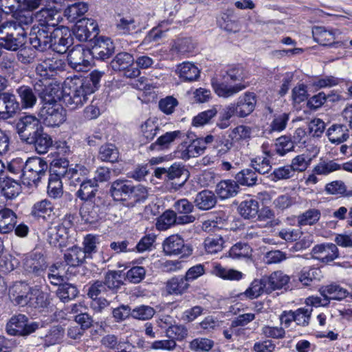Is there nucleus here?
Returning a JSON list of instances; mask_svg holds the SVG:
<instances>
[{
	"instance_id": "40",
	"label": "nucleus",
	"mask_w": 352,
	"mask_h": 352,
	"mask_svg": "<svg viewBox=\"0 0 352 352\" xmlns=\"http://www.w3.org/2000/svg\"><path fill=\"white\" fill-rule=\"evenodd\" d=\"M16 93L21 100L23 109L32 108L37 101V98L33 89L27 85L20 86L16 89Z\"/></svg>"
},
{
	"instance_id": "5",
	"label": "nucleus",
	"mask_w": 352,
	"mask_h": 352,
	"mask_svg": "<svg viewBox=\"0 0 352 352\" xmlns=\"http://www.w3.org/2000/svg\"><path fill=\"white\" fill-rule=\"evenodd\" d=\"M43 127L39 120L34 116L21 117L16 123L17 133L23 142L33 141V138L42 132Z\"/></svg>"
},
{
	"instance_id": "55",
	"label": "nucleus",
	"mask_w": 352,
	"mask_h": 352,
	"mask_svg": "<svg viewBox=\"0 0 352 352\" xmlns=\"http://www.w3.org/2000/svg\"><path fill=\"white\" fill-rule=\"evenodd\" d=\"M25 166V162L22 158L17 157L13 159L8 164L7 170L16 177V179L23 183Z\"/></svg>"
},
{
	"instance_id": "16",
	"label": "nucleus",
	"mask_w": 352,
	"mask_h": 352,
	"mask_svg": "<svg viewBox=\"0 0 352 352\" xmlns=\"http://www.w3.org/2000/svg\"><path fill=\"white\" fill-rule=\"evenodd\" d=\"M19 110V103L16 96L9 92L0 94V119L12 118Z\"/></svg>"
},
{
	"instance_id": "53",
	"label": "nucleus",
	"mask_w": 352,
	"mask_h": 352,
	"mask_svg": "<svg viewBox=\"0 0 352 352\" xmlns=\"http://www.w3.org/2000/svg\"><path fill=\"white\" fill-rule=\"evenodd\" d=\"M342 169L341 164L334 160H322L316 165L313 171L317 175H328L332 172Z\"/></svg>"
},
{
	"instance_id": "41",
	"label": "nucleus",
	"mask_w": 352,
	"mask_h": 352,
	"mask_svg": "<svg viewBox=\"0 0 352 352\" xmlns=\"http://www.w3.org/2000/svg\"><path fill=\"white\" fill-rule=\"evenodd\" d=\"M135 59L131 54L123 52L117 54L110 65L114 71H122L133 65Z\"/></svg>"
},
{
	"instance_id": "63",
	"label": "nucleus",
	"mask_w": 352,
	"mask_h": 352,
	"mask_svg": "<svg viewBox=\"0 0 352 352\" xmlns=\"http://www.w3.org/2000/svg\"><path fill=\"white\" fill-rule=\"evenodd\" d=\"M47 194L53 199H58L63 194V183L57 177H50L47 186Z\"/></svg>"
},
{
	"instance_id": "27",
	"label": "nucleus",
	"mask_w": 352,
	"mask_h": 352,
	"mask_svg": "<svg viewBox=\"0 0 352 352\" xmlns=\"http://www.w3.org/2000/svg\"><path fill=\"white\" fill-rule=\"evenodd\" d=\"M80 188L76 192V195L84 201H91L96 197L98 191V184L91 179H87L79 185Z\"/></svg>"
},
{
	"instance_id": "25",
	"label": "nucleus",
	"mask_w": 352,
	"mask_h": 352,
	"mask_svg": "<svg viewBox=\"0 0 352 352\" xmlns=\"http://www.w3.org/2000/svg\"><path fill=\"white\" fill-rule=\"evenodd\" d=\"M180 79L183 81L192 82L197 80L200 76L198 67L190 62H184L179 64L176 69Z\"/></svg>"
},
{
	"instance_id": "37",
	"label": "nucleus",
	"mask_w": 352,
	"mask_h": 352,
	"mask_svg": "<svg viewBox=\"0 0 352 352\" xmlns=\"http://www.w3.org/2000/svg\"><path fill=\"white\" fill-rule=\"evenodd\" d=\"M327 135L331 143L339 144L349 138V129L342 124H333L327 130Z\"/></svg>"
},
{
	"instance_id": "32",
	"label": "nucleus",
	"mask_w": 352,
	"mask_h": 352,
	"mask_svg": "<svg viewBox=\"0 0 352 352\" xmlns=\"http://www.w3.org/2000/svg\"><path fill=\"white\" fill-rule=\"evenodd\" d=\"M63 258L67 265L78 267L84 263L86 257L81 248L73 246L66 250Z\"/></svg>"
},
{
	"instance_id": "61",
	"label": "nucleus",
	"mask_w": 352,
	"mask_h": 352,
	"mask_svg": "<svg viewBox=\"0 0 352 352\" xmlns=\"http://www.w3.org/2000/svg\"><path fill=\"white\" fill-rule=\"evenodd\" d=\"M236 182L243 186H251L256 184L257 176L256 172L251 169H243L236 175Z\"/></svg>"
},
{
	"instance_id": "49",
	"label": "nucleus",
	"mask_w": 352,
	"mask_h": 352,
	"mask_svg": "<svg viewBox=\"0 0 352 352\" xmlns=\"http://www.w3.org/2000/svg\"><path fill=\"white\" fill-rule=\"evenodd\" d=\"M14 19H12L23 30H28L30 25L34 21V14L30 11H23V9H19L14 14H13Z\"/></svg>"
},
{
	"instance_id": "12",
	"label": "nucleus",
	"mask_w": 352,
	"mask_h": 352,
	"mask_svg": "<svg viewBox=\"0 0 352 352\" xmlns=\"http://www.w3.org/2000/svg\"><path fill=\"white\" fill-rule=\"evenodd\" d=\"M34 88L43 104L57 103V94L60 89L58 85L50 80H37L34 82Z\"/></svg>"
},
{
	"instance_id": "57",
	"label": "nucleus",
	"mask_w": 352,
	"mask_h": 352,
	"mask_svg": "<svg viewBox=\"0 0 352 352\" xmlns=\"http://www.w3.org/2000/svg\"><path fill=\"white\" fill-rule=\"evenodd\" d=\"M53 209L54 206L52 202L45 199L34 204L31 214L35 217H45V215L50 216Z\"/></svg>"
},
{
	"instance_id": "28",
	"label": "nucleus",
	"mask_w": 352,
	"mask_h": 352,
	"mask_svg": "<svg viewBox=\"0 0 352 352\" xmlns=\"http://www.w3.org/2000/svg\"><path fill=\"white\" fill-rule=\"evenodd\" d=\"M30 296V299L27 305L30 307L35 309L47 308L51 302L50 294L41 291L37 287H34Z\"/></svg>"
},
{
	"instance_id": "2",
	"label": "nucleus",
	"mask_w": 352,
	"mask_h": 352,
	"mask_svg": "<svg viewBox=\"0 0 352 352\" xmlns=\"http://www.w3.org/2000/svg\"><path fill=\"white\" fill-rule=\"evenodd\" d=\"M87 90L80 78H67L62 88L63 103L71 110L82 107L91 94Z\"/></svg>"
},
{
	"instance_id": "11",
	"label": "nucleus",
	"mask_w": 352,
	"mask_h": 352,
	"mask_svg": "<svg viewBox=\"0 0 352 352\" xmlns=\"http://www.w3.org/2000/svg\"><path fill=\"white\" fill-rule=\"evenodd\" d=\"M72 34L69 28L64 26L56 27L52 31L50 49L58 54L66 52L73 43Z\"/></svg>"
},
{
	"instance_id": "24",
	"label": "nucleus",
	"mask_w": 352,
	"mask_h": 352,
	"mask_svg": "<svg viewBox=\"0 0 352 352\" xmlns=\"http://www.w3.org/2000/svg\"><path fill=\"white\" fill-rule=\"evenodd\" d=\"M320 294L324 297V300L329 302V300H341L349 295V292L337 284H330L322 286L319 289Z\"/></svg>"
},
{
	"instance_id": "26",
	"label": "nucleus",
	"mask_w": 352,
	"mask_h": 352,
	"mask_svg": "<svg viewBox=\"0 0 352 352\" xmlns=\"http://www.w3.org/2000/svg\"><path fill=\"white\" fill-rule=\"evenodd\" d=\"M80 209L81 217L85 221L92 223L98 221L101 214V207L95 201H85Z\"/></svg>"
},
{
	"instance_id": "19",
	"label": "nucleus",
	"mask_w": 352,
	"mask_h": 352,
	"mask_svg": "<svg viewBox=\"0 0 352 352\" xmlns=\"http://www.w3.org/2000/svg\"><path fill=\"white\" fill-rule=\"evenodd\" d=\"M115 46L108 37L100 36L96 39L91 52L93 57L100 60L109 58L114 52Z\"/></svg>"
},
{
	"instance_id": "59",
	"label": "nucleus",
	"mask_w": 352,
	"mask_h": 352,
	"mask_svg": "<svg viewBox=\"0 0 352 352\" xmlns=\"http://www.w3.org/2000/svg\"><path fill=\"white\" fill-rule=\"evenodd\" d=\"M321 271L317 267H304L300 272L298 279L304 285H309L314 280H320Z\"/></svg>"
},
{
	"instance_id": "4",
	"label": "nucleus",
	"mask_w": 352,
	"mask_h": 352,
	"mask_svg": "<svg viewBox=\"0 0 352 352\" xmlns=\"http://www.w3.org/2000/svg\"><path fill=\"white\" fill-rule=\"evenodd\" d=\"M66 68L65 62L57 57H48L39 59L35 67L36 76L43 80H50L52 78L63 72Z\"/></svg>"
},
{
	"instance_id": "56",
	"label": "nucleus",
	"mask_w": 352,
	"mask_h": 352,
	"mask_svg": "<svg viewBox=\"0 0 352 352\" xmlns=\"http://www.w3.org/2000/svg\"><path fill=\"white\" fill-rule=\"evenodd\" d=\"M213 340L207 338H197L189 342V349L194 352H208L214 346Z\"/></svg>"
},
{
	"instance_id": "15",
	"label": "nucleus",
	"mask_w": 352,
	"mask_h": 352,
	"mask_svg": "<svg viewBox=\"0 0 352 352\" xmlns=\"http://www.w3.org/2000/svg\"><path fill=\"white\" fill-rule=\"evenodd\" d=\"M311 253L313 258L324 263H329L339 256L337 245L333 243H322L315 245Z\"/></svg>"
},
{
	"instance_id": "3",
	"label": "nucleus",
	"mask_w": 352,
	"mask_h": 352,
	"mask_svg": "<svg viewBox=\"0 0 352 352\" xmlns=\"http://www.w3.org/2000/svg\"><path fill=\"white\" fill-rule=\"evenodd\" d=\"M47 168L48 165L44 160L38 157H29L25 161L23 184L36 187L42 177L45 175Z\"/></svg>"
},
{
	"instance_id": "22",
	"label": "nucleus",
	"mask_w": 352,
	"mask_h": 352,
	"mask_svg": "<svg viewBox=\"0 0 352 352\" xmlns=\"http://www.w3.org/2000/svg\"><path fill=\"white\" fill-rule=\"evenodd\" d=\"M203 145L197 140V139L192 140L190 143L184 142L180 144L177 150V157L187 160L191 157H196L201 155L203 151Z\"/></svg>"
},
{
	"instance_id": "44",
	"label": "nucleus",
	"mask_w": 352,
	"mask_h": 352,
	"mask_svg": "<svg viewBox=\"0 0 352 352\" xmlns=\"http://www.w3.org/2000/svg\"><path fill=\"white\" fill-rule=\"evenodd\" d=\"M182 135L183 133L180 131L166 132L159 137L155 142L151 144L150 149L154 150L157 146L159 149L167 148L176 139L181 138Z\"/></svg>"
},
{
	"instance_id": "23",
	"label": "nucleus",
	"mask_w": 352,
	"mask_h": 352,
	"mask_svg": "<svg viewBox=\"0 0 352 352\" xmlns=\"http://www.w3.org/2000/svg\"><path fill=\"white\" fill-rule=\"evenodd\" d=\"M28 34H0V45L2 47L11 51H16L25 43Z\"/></svg>"
},
{
	"instance_id": "9",
	"label": "nucleus",
	"mask_w": 352,
	"mask_h": 352,
	"mask_svg": "<svg viewBox=\"0 0 352 352\" xmlns=\"http://www.w3.org/2000/svg\"><path fill=\"white\" fill-rule=\"evenodd\" d=\"M163 251L166 255H180L182 258L192 254V248L184 243V239L179 234H173L167 237L162 243Z\"/></svg>"
},
{
	"instance_id": "8",
	"label": "nucleus",
	"mask_w": 352,
	"mask_h": 352,
	"mask_svg": "<svg viewBox=\"0 0 352 352\" xmlns=\"http://www.w3.org/2000/svg\"><path fill=\"white\" fill-rule=\"evenodd\" d=\"M92 58L91 50L85 48L80 45L74 47L67 56L70 66L79 72L84 71L90 67Z\"/></svg>"
},
{
	"instance_id": "20",
	"label": "nucleus",
	"mask_w": 352,
	"mask_h": 352,
	"mask_svg": "<svg viewBox=\"0 0 352 352\" xmlns=\"http://www.w3.org/2000/svg\"><path fill=\"white\" fill-rule=\"evenodd\" d=\"M256 104V96L253 92L247 91L238 98L234 103L236 116L244 118L250 115L254 109Z\"/></svg>"
},
{
	"instance_id": "10",
	"label": "nucleus",
	"mask_w": 352,
	"mask_h": 352,
	"mask_svg": "<svg viewBox=\"0 0 352 352\" xmlns=\"http://www.w3.org/2000/svg\"><path fill=\"white\" fill-rule=\"evenodd\" d=\"M98 26L92 19L82 18L78 19L73 28V34L82 42L95 38L98 34Z\"/></svg>"
},
{
	"instance_id": "14",
	"label": "nucleus",
	"mask_w": 352,
	"mask_h": 352,
	"mask_svg": "<svg viewBox=\"0 0 352 352\" xmlns=\"http://www.w3.org/2000/svg\"><path fill=\"white\" fill-rule=\"evenodd\" d=\"M33 288L25 282H16L9 289V297L14 304L27 306Z\"/></svg>"
},
{
	"instance_id": "54",
	"label": "nucleus",
	"mask_w": 352,
	"mask_h": 352,
	"mask_svg": "<svg viewBox=\"0 0 352 352\" xmlns=\"http://www.w3.org/2000/svg\"><path fill=\"white\" fill-rule=\"evenodd\" d=\"M213 273L225 280H239L243 277V273L234 269H227L218 264L214 266Z\"/></svg>"
},
{
	"instance_id": "46",
	"label": "nucleus",
	"mask_w": 352,
	"mask_h": 352,
	"mask_svg": "<svg viewBox=\"0 0 352 352\" xmlns=\"http://www.w3.org/2000/svg\"><path fill=\"white\" fill-rule=\"evenodd\" d=\"M98 158L102 162L114 163L119 158V151L112 144H105L99 148Z\"/></svg>"
},
{
	"instance_id": "48",
	"label": "nucleus",
	"mask_w": 352,
	"mask_h": 352,
	"mask_svg": "<svg viewBox=\"0 0 352 352\" xmlns=\"http://www.w3.org/2000/svg\"><path fill=\"white\" fill-rule=\"evenodd\" d=\"M104 72L98 70L92 71L87 77L80 78L81 83H83L85 89L88 92L93 94L98 89L101 78L103 76Z\"/></svg>"
},
{
	"instance_id": "42",
	"label": "nucleus",
	"mask_w": 352,
	"mask_h": 352,
	"mask_svg": "<svg viewBox=\"0 0 352 352\" xmlns=\"http://www.w3.org/2000/svg\"><path fill=\"white\" fill-rule=\"evenodd\" d=\"M314 41L322 45H329L335 40V34L331 30H327L324 27L316 26L312 29Z\"/></svg>"
},
{
	"instance_id": "17",
	"label": "nucleus",
	"mask_w": 352,
	"mask_h": 352,
	"mask_svg": "<svg viewBox=\"0 0 352 352\" xmlns=\"http://www.w3.org/2000/svg\"><path fill=\"white\" fill-rule=\"evenodd\" d=\"M69 235L67 228L62 225L50 227L46 230V240L52 246L60 249L65 248L67 244Z\"/></svg>"
},
{
	"instance_id": "51",
	"label": "nucleus",
	"mask_w": 352,
	"mask_h": 352,
	"mask_svg": "<svg viewBox=\"0 0 352 352\" xmlns=\"http://www.w3.org/2000/svg\"><path fill=\"white\" fill-rule=\"evenodd\" d=\"M166 336L171 340L181 342L185 340L188 334V329L183 324H170L166 329Z\"/></svg>"
},
{
	"instance_id": "29",
	"label": "nucleus",
	"mask_w": 352,
	"mask_h": 352,
	"mask_svg": "<svg viewBox=\"0 0 352 352\" xmlns=\"http://www.w3.org/2000/svg\"><path fill=\"white\" fill-rule=\"evenodd\" d=\"M263 151L265 156H256L251 160L250 165L259 174L268 173L272 169V165L270 158L272 154L270 151L265 149L263 146Z\"/></svg>"
},
{
	"instance_id": "62",
	"label": "nucleus",
	"mask_w": 352,
	"mask_h": 352,
	"mask_svg": "<svg viewBox=\"0 0 352 352\" xmlns=\"http://www.w3.org/2000/svg\"><path fill=\"white\" fill-rule=\"evenodd\" d=\"M195 49V43L190 38H180L177 39L171 47L173 52L177 54L191 52Z\"/></svg>"
},
{
	"instance_id": "31",
	"label": "nucleus",
	"mask_w": 352,
	"mask_h": 352,
	"mask_svg": "<svg viewBox=\"0 0 352 352\" xmlns=\"http://www.w3.org/2000/svg\"><path fill=\"white\" fill-rule=\"evenodd\" d=\"M16 223V215L10 209L4 208L0 209V232L8 233L12 232Z\"/></svg>"
},
{
	"instance_id": "30",
	"label": "nucleus",
	"mask_w": 352,
	"mask_h": 352,
	"mask_svg": "<svg viewBox=\"0 0 352 352\" xmlns=\"http://www.w3.org/2000/svg\"><path fill=\"white\" fill-rule=\"evenodd\" d=\"M194 203L195 206L201 210L212 208L217 204L215 195L210 190H204L196 195Z\"/></svg>"
},
{
	"instance_id": "45",
	"label": "nucleus",
	"mask_w": 352,
	"mask_h": 352,
	"mask_svg": "<svg viewBox=\"0 0 352 352\" xmlns=\"http://www.w3.org/2000/svg\"><path fill=\"white\" fill-rule=\"evenodd\" d=\"M27 144H34L35 150L38 153L44 154L48 151L49 148L52 144L51 138L47 134L42 132L39 133L38 135L33 138V141L28 142Z\"/></svg>"
},
{
	"instance_id": "18",
	"label": "nucleus",
	"mask_w": 352,
	"mask_h": 352,
	"mask_svg": "<svg viewBox=\"0 0 352 352\" xmlns=\"http://www.w3.org/2000/svg\"><path fill=\"white\" fill-rule=\"evenodd\" d=\"M132 183L131 181L118 179L111 183L109 192L113 200L124 201L130 198Z\"/></svg>"
},
{
	"instance_id": "7",
	"label": "nucleus",
	"mask_w": 352,
	"mask_h": 352,
	"mask_svg": "<svg viewBox=\"0 0 352 352\" xmlns=\"http://www.w3.org/2000/svg\"><path fill=\"white\" fill-rule=\"evenodd\" d=\"M39 115L43 123L52 127L58 126L66 119L65 111L58 102L43 104Z\"/></svg>"
},
{
	"instance_id": "21",
	"label": "nucleus",
	"mask_w": 352,
	"mask_h": 352,
	"mask_svg": "<svg viewBox=\"0 0 352 352\" xmlns=\"http://www.w3.org/2000/svg\"><path fill=\"white\" fill-rule=\"evenodd\" d=\"M38 24L45 25L52 29H56L58 25L59 14L58 10L55 8H44L34 14Z\"/></svg>"
},
{
	"instance_id": "6",
	"label": "nucleus",
	"mask_w": 352,
	"mask_h": 352,
	"mask_svg": "<svg viewBox=\"0 0 352 352\" xmlns=\"http://www.w3.org/2000/svg\"><path fill=\"white\" fill-rule=\"evenodd\" d=\"M54 29L41 24H34L30 32V43L40 51H45L52 47V36Z\"/></svg>"
},
{
	"instance_id": "38",
	"label": "nucleus",
	"mask_w": 352,
	"mask_h": 352,
	"mask_svg": "<svg viewBox=\"0 0 352 352\" xmlns=\"http://www.w3.org/2000/svg\"><path fill=\"white\" fill-rule=\"evenodd\" d=\"M28 318L23 314L12 316L6 324V331L11 336H21L24 332Z\"/></svg>"
},
{
	"instance_id": "36",
	"label": "nucleus",
	"mask_w": 352,
	"mask_h": 352,
	"mask_svg": "<svg viewBox=\"0 0 352 352\" xmlns=\"http://www.w3.org/2000/svg\"><path fill=\"white\" fill-rule=\"evenodd\" d=\"M239 185L233 180L221 181L216 186V193L222 199L235 196L239 192Z\"/></svg>"
},
{
	"instance_id": "50",
	"label": "nucleus",
	"mask_w": 352,
	"mask_h": 352,
	"mask_svg": "<svg viewBox=\"0 0 352 352\" xmlns=\"http://www.w3.org/2000/svg\"><path fill=\"white\" fill-rule=\"evenodd\" d=\"M265 278L270 289L273 290L282 288L289 280V277L280 271L274 272L269 277Z\"/></svg>"
},
{
	"instance_id": "13",
	"label": "nucleus",
	"mask_w": 352,
	"mask_h": 352,
	"mask_svg": "<svg viewBox=\"0 0 352 352\" xmlns=\"http://www.w3.org/2000/svg\"><path fill=\"white\" fill-rule=\"evenodd\" d=\"M23 267L25 271L35 276H43L45 272L48 263L45 256L37 252L28 254L23 261Z\"/></svg>"
},
{
	"instance_id": "39",
	"label": "nucleus",
	"mask_w": 352,
	"mask_h": 352,
	"mask_svg": "<svg viewBox=\"0 0 352 352\" xmlns=\"http://www.w3.org/2000/svg\"><path fill=\"white\" fill-rule=\"evenodd\" d=\"M0 190L1 193L6 199H14L21 192L19 181H17L16 179L7 178L0 183Z\"/></svg>"
},
{
	"instance_id": "58",
	"label": "nucleus",
	"mask_w": 352,
	"mask_h": 352,
	"mask_svg": "<svg viewBox=\"0 0 352 352\" xmlns=\"http://www.w3.org/2000/svg\"><path fill=\"white\" fill-rule=\"evenodd\" d=\"M265 278L254 280L250 286L245 291L243 294L250 299L256 298L260 296L267 285Z\"/></svg>"
},
{
	"instance_id": "35",
	"label": "nucleus",
	"mask_w": 352,
	"mask_h": 352,
	"mask_svg": "<svg viewBox=\"0 0 352 352\" xmlns=\"http://www.w3.org/2000/svg\"><path fill=\"white\" fill-rule=\"evenodd\" d=\"M89 170L84 165L76 164L69 170L67 179L71 186H76L87 180Z\"/></svg>"
},
{
	"instance_id": "52",
	"label": "nucleus",
	"mask_w": 352,
	"mask_h": 352,
	"mask_svg": "<svg viewBox=\"0 0 352 352\" xmlns=\"http://www.w3.org/2000/svg\"><path fill=\"white\" fill-rule=\"evenodd\" d=\"M176 212L174 210H168L160 215L155 223L158 230H166L172 226L175 225Z\"/></svg>"
},
{
	"instance_id": "64",
	"label": "nucleus",
	"mask_w": 352,
	"mask_h": 352,
	"mask_svg": "<svg viewBox=\"0 0 352 352\" xmlns=\"http://www.w3.org/2000/svg\"><path fill=\"white\" fill-rule=\"evenodd\" d=\"M117 30L123 34H129L135 31L138 25L132 17H121L116 23Z\"/></svg>"
},
{
	"instance_id": "34",
	"label": "nucleus",
	"mask_w": 352,
	"mask_h": 352,
	"mask_svg": "<svg viewBox=\"0 0 352 352\" xmlns=\"http://www.w3.org/2000/svg\"><path fill=\"white\" fill-rule=\"evenodd\" d=\"M240 215L245 219H253L259 212V204L253 199H249L241 202L238 208Z\"/></svg>"
},
{
	"instance_id": "47",
	"label": "nucleus",
	"mask_w": 352,
	"mask_h": 352,
	"mask_svg": "<svg viewBox=\"0 0 352 352\" xmlns=\"http://www.w3.org/2000/svg\"><path fill=\"white\" fill-rule=\"evenodd\" d=\"M58 286L56 295L62 302H68L78 296V290L74 285L63 283Z\"/></svg>"
},
{
	"instance_id": "60",
	"label": "nucleus",
	"mask_w": 352,
	"mask_h": 352,
	"mask_svg": "<svg viewBox=\"0 0 352 352\" xmlns=\"http://www.w3.org/2000/svg\"><path fill=\"white\" fill-rule=\"evenodd\" d=\"M274 146L276 153L283 156L294 150V143L289 137L283 135L276 140Z\"/></svg>"
},
{
	"instance_id": "33",
	"label": "nucleus",
	"mask_w": 352,
	"mask_h": 352,
	"mask_svg": "<svg viewBox=\"0 0 352 352\" xmlns=\"http://www.w3.org/2000/svg\"><path fill=\"white\" fill-rule=\"evenodd\" d=\"M190 285L184 276H175L166 283V291L170 295H182L189 288Z\"/></svg>"
},
{
	"instance_id": "1",
	"label": "nucleus",
	"mask_w": 352,
	"mask_h": 352,
	"mask_svg": "<svg viewBox=\"0 0 352 352\" xmlns=\"http://www.w3.org/2000/svg\"><path fill=\"white\" fill-rule=\"evenodd\" d=\"M222 82L212 80L215 93L223 98L232 97L245 89L248 85L244 83L246 78L244 69L239 65H232L221 72Z\"/></svg>"
},
{
	"instance_id": "43",
	"label": "nucleus",
	"mask_w": 352,
	"mask_h": 352,
	"mask_svg": "<svg viewBox=\"0 0 352 352\" xmlns=\"http://www.w3.org/2000/svg\"><path fill=\"white\" fill-rule=\"evenodd\" d=\"M89 9V6L85 2H78L69 6L65 10V16L71 22L78 21V19L82 16Z\"/></svg>"
}]
</instances>
